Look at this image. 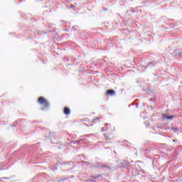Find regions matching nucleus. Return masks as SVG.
Listing matches in <instances>:
<instances>
[{
  "instance_id": "obj_8",
  "label": "nucleus",
  "mask_w": 182,
  "mask_h": 182,
  "mask_svg": "<svg viewBox=\"0 0 182 182\" xmlns=\"http://www.w3.org/2000/svg\"><path fill=\"white\" fill-rule=\"evenodd\" d=\"M70 8H72V9L75 8V5L71 4V5H70Z\"/></svg>"
},
{
  "instance_id": "obj_2",
  "label": "nucleus",
  "mask_w": 182,
  "mask_h": 182,
  "mask_svg": "<svg viewBox=\"0 0 182 182\" xmlns=\"http://www.w3.org/2000/svg\"><path fill=\"white\" fill-rule=\"evenodd\" d=\"M64 114H65L67 116H69L70 114V109H69L67 107H64Z\"/></svg>"
},
{
  "instance_id": "obj_6",
  "label": "nucleus",
  "mask_w": 182,
  "mask_h": 182,
  "mask_svg": "<svg viewBox=\"0 0 182 182\" xmlns=\"http://www.w3.org/2000/svg\"><path fill=\"white\" fill-rule=\"evenodd\" d=\"M173 117H174V116L171 115V116L167 117L166 119H173Z\"/></svg>"
},
{
  "instance_id": "obj_5",
  "label": "nucleus",
  "mask_w": 182,
  "mask_h": 182,
  "mask_svg": "<svg viewBox=\"0 0 182 182\" xmlns=\"http://www.w3.org/2000/svg\"><path fill=\"white\" fill-rule=\"evenodd\" d=\"M97 120H99V117H95L92 119L93 123H95V122H97Z\"/></svg>"
},
{
  "instance_id": "obj_7",
  "label": "nucleus",
  "mask_w": 182,
  "mask_h": 182,
  "mask_svg": "<svg viewBox=\"0 0 182 182\" xmlns=\"http://www.w3.org/2000/svg\"><path fill=\"white\" fill-rule=\"evenodd\" d=\"M87 181L94 182L95 181H93V180L90 179V178H88V179H87Z\"/></svg>"
},
{
  "instance_id": "obj_4",
  "label": "nucleus",
  "mask_w": 182,
  "mask_h": 182,
  "mask_svg": "<svg viewBox=\"0 0 182 182\" xmlns=\"http://www.w3.org/2000/svg\"><path fill=\"white\" fill-rule=\"evenodd\" d=\"M99 177H102V175L91 176V178H99Z\"/></svg>"
},
{
  "instance_id": "obj_3",
  "label": "nucleus",
  "mask_w": 182,
  "mask_h": 182,
  "mask_svg": "<svg viewBox=\"0 0 182 182\" xmlns=\"http://www.w3.org/2000/svg\"><path fill=\"white\" fill-rule=\"evenodd\" d=\"M107 95H114V90H107Z\"/></svg>"
},
{
  "instance_id": "obj_10",
  "label": "nucleus",
  "mask_w": 182,
  "mask_h": 182,
  "mask_svg": "<svg viewBox=\"0 0 182 182\" xmlns=\"http://www.w3.org/2000/svg\"><path fill=\"white\" fill-rule=\"evenodd\" d=\"M41 1H43V0H41Z\"/></svg>"
},
{
  "instance_id": "obj_9",
  "label": "nucleus",
  "mask_w": 182,
  "mask_h": 182,
  "mask_svg": "<svg viewBox=\"0 0 182 182\" xmlns=\"http://www.w3.org/2000/svg\"><path fill=\"white\" fill-rule=\"evenodd\" d=\"M106 129V127L102 128V132H106V129Z\"/></svg>"
},
{
  "instance_id": "obj_1",
  "label": "nucleus",
  "mask_w": 182,
  "mask_h": 182,
  "mask_svg": "<svg viewBox=\"0 0 182 182\" xmlns=\"http://www.w3.org/2000/svg\"><path fill=\"white\" fill-rule=\"evenodd\" d=\"M38 103H40V105L43 106V109H48V107H49V106H50V105L49 104V101H48L43 97H39L38 99Z\"/></svg>"
}]
</instances>
